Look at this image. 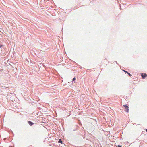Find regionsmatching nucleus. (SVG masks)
<instances>
[{"label":"nucleus","mask_w":147,"mask_h":147,"mask_svg":"<svg viewBox=\"0 0 147 147\" xmlns=\"http://www.w3.org/2000/svg\"><path fill=\"white\" fill-rule=\"evenodd\" d=\"M123 106L125 107V111L127 113L129 112V107L127 104L124 105Z\"/></svg>","instance_id":"f257e3e1"},{"label":"nucleus","mask_w":147,"mask_h":147,"mask_svg":"<svg viewBox=\"0 0 147 147\" xmlns=\"http://www.w3.org/2000/svg\"><path fill=\"white\" fill-rule=\"evenodd\" d=\"M143 79H144L147 76V74L145 73H142L141 75Z\"/></svg>","instance_id":"f03ea898"},{"label":"nucleus","mask_w":147,"mask_h":147,"mask_svg":"<svg viewBox=\"0 0 147 147\" xmlns=\"http://www.w3.org/2000/svg\"><path fill=\"white\" fill-rule=\"evenodd\" d=\"M70 114H71L70 111H69L68 112H67L65 114V115H67V117L70 116Z\"/></svg>","instance_id":"7ed1b4c3"},{"label":"nucleus","mask_w":147,"mask_h":147,"mask_svg":"<svg viewBox=\"0 0 147 147\" xmlns=\"http://www.w3.org/2000/svg\"><path fill=\"white\" fill-rule=\"evenodd\" d=\"M28 123L31 126L33 124V123L32 122L30 121H28Z\"/></svg>","instance_id":"20e7f679"},{"label":"nucleus","mask_w":147,"mask_h":147,"mask_svg":"<svg viewBox=\"0 0 147 147\" xmlns=\"http://www.w3.org/2000/svg\"><path fill=\"white\" fill-rule=\"evenodd\" d=\"M76 80V78L75 77H74L72 79V82H73L74 81H75ZM74 83L76 82H74Z\"/></svg>","instance_id":"39448f33"},{"label":"nucleus","mask_w":147,"mask_h":147,"mask_svg":"<svg viewBox=\"0 0 147 147\" xmlns=\"http://www.w3.org/2000/svg\"><path fill=\"white\" fill-rule=\"evenodd\" d=\"M58 142L59 143H62V141L61 140V139H60L59 140Z\"/></svg>","instance_id":"423d86ee"},{"label":"nucleus","mask_w":147,"mask_h":147,"mask_svg":"<svg viewBox=\"0 0 147 147\" xmlns=\"http://www.w3.org/2000/svg\"><path fill=\"white\" fill-rule=\"evenodd\" d=\"M127 74H128V75L130 77H131L132 76V75L131 74L129 73L128 72Z\"/></svg>","instance_id":"0eeeda50"},{"label":"nucleus","mask_w":147,"mask_h":147,"mask_svg":"<svg viewBox=\"0 0 147 147\" xmlns=\"http://www.w3.org/2000/svg\"><path fill=\"white\" fill-rule=\"evenodd\" d=\"M123 71L125 72L126 73H128V72L127 71H125V70H123Z\"/></svg>","instance_id":"6e6552de"},{"label":"nucleus","mask_w":147,"mask_h":147,"mask_svg":"<svg viewBox=\"0 0 147 147\" xmlns=\"http://www.w3.org/2000/svg\"><path fill=\"white\" fill-rule=\"evenodd\" d=\"M117 147H122L121 145H119L117 146Z\"/></svg>","instance_id":"1a4fd4ad"},{"label":"nucleus","mask_w":147,"mask_h":147,"mask_svg":"<svg viewBox=\"0 0 147 147\" xmlns=\"http://www.w3.org/2000/svg\"><path fill=\"white\" fill-rule=\"evenodd\" d=\"M3 46V45H0V48H1V47H2Z\"/></svg>","instance_id":"9d476101"},{"label":"nucleus","mask_w":147,"mask_h":147,"mask_svg":"<svg viewBox=\"0 0 147 147\" xmlns=\"http://www.w3.org/2000/svg\"><path fill=\"white\" fill-rule=\"evenodd\" d=\"M115 62H116V64H118V63L117 62V61H115Z\"/></svg>","instance_id":"9b49d317"},{"label":"nucleus","mask_w":147,"mask_h":147,"mask_svg":"<svg viewBox=\"0 0 147 147\" xmlns=\"http://www.w3.org/2000/svg\"><path fill=\"white\" fill-rule=\"evenodd\" d=\"M146 131L147 132V129H146Z\"/></svg>","instance_id":"f8f14e48"}]
</instances>
